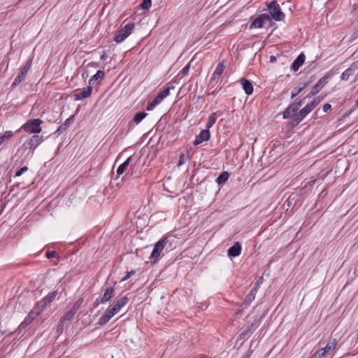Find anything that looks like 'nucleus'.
Returning <instances> with one entry per match:
<instances>
[{
    "instance_id": "34",
    "label": "nucleus",
    "mask_w": 358,
    "mask_h": 358,
    "mask_svg": "<svg viewBox=\"0 0 358 358\" xmlns=\"http://www.w3.org/2000/svg\"><path fill=\"white\" fill-rule=\"evenodd\" d=\"M83 303V299L80 298L74 303L73 306L71 307L70 310L72 311L74 314H76Z\"/></svg>"
},
{
    "instance_id": "50",
    "label": "nucleus",
    "mask_w": 358,
    "mask_h": 358,
    "mask_svg": "<svg viewBox=\"0 0 358 358\" xmlns=\"http://www.w3.org/2000/svg\"><path fill=\"white\" fill-rule=\"evenodd\" d=\"M331 109V105L329 103H325L322 106V110L324 113H328Z\"/></svg>"
},
{
    "instance_id": "41",
    "label": "nucleus",
    "mask_w": 358,
    "mask_h": 358,
    "mask_svg": "<svg viewBox=\"0 0 358 358\" xmlns=\"http://www.w3.org/2000/svg\"><path fill=\"white\" fill-rule=\"evenodd\" d=\"M188 159V155L182 153L180 156L179 161L178 162V166H180L185 164V161Z\"/></svg>"
},
{
    "instance_id": "48",
    "label": "nucleus",
    "mask_w": 358,
    "mask_h": 358,
    "mask_svg": "<svg viewBox=\"0 0 358 358\" xmlns=\"http://www.w3.org/2000/svg\"><path fill=\"white\" fill-rule=\"evenodd\" d=\"M158 104L155 102V100H152L151 102H150L146 108L147 110H152L154 109V108L157 106Z\"/></svg>"
},
{
    "instance_id": "46",
    "label": "nucleus",
    "mask_w": 358,
    "mask_h": 358,
    "mask_svg": "<svg viewBox=\"0 0 358 358\" xmlns=\"http://www.w3.org/2000/svg\"><path fill=\"white\" fill-rule=\"evenodd\" d=\"M327 76H324L322 77V78H320L318 82L317 83V85H319L321 88L322 89V87L324 86V85L327 83Z\"/></svg>"
},
{
    "instance_id": "52",
    "label": "nucleus",
    "mask_w": 358,
    "mask_h": 358,
    "mask_svg": "<svg viewBox=\"0 0 358 358\" xmlns=\"http://www.w3.org/2000/svg\"><path fill=\"white\" fill-rule=\"evenodd\" d=\"M100 303H102L101 302V297H100V298L96 299L94 301V303H93V304H92L93 308H97Z\"/></svg>"
},
{
    "instance_id": "6",
    "label": "nucleus",
    "mask_w": 358,
    "mask_h": 358,
    "mask_svg": "<svg viewBox=\"0 0 358 358\" xmlns=\"http://www.w3.org/2000/svg\"><path fill=\"white\" fill-rule=\"evenodd\" d=\"M31 64V60H27L26 63L20 67V71L18 75L14 79V81L12 83V87H14L19 85L22 80H24L25 76L28 73L30 69Z\"/></svg>"
},
{
    "instance_id": "1",
    "label": "nucleus",
    "mask_w": 358,
    "mask_h": 358,
    "mask_svg": "<svg viewBox=\"0 0 358 358\" xmlns=\"http://www.w3.org/2000/svg\"><path fill=\"white\" fill-rule=\"evenodd\" d=\"M42 122L43 121L39 118L31 119L21 127V129L31 134H39L42 130L41 127Z\"/></svg>"
},
{
    "instance_id": "7",
    "label": "nucleus",
    "mask_w": 358,
    "mask_h": 358,
    "mask_svg": "<svg viewBox=\"0 0 358 358\" xmlns=\"http://www.w3.org/2000/svg\"><path fill=\"white\" fill-rule=\"evenodd\" d=\"M42 136L36 134L32 136L27 142L23 144L25 149H29L32 152L42 143Z\"/></svg>"
},
{
    "instance_id": "58",
    "label": "nucleus",
    "mask_w": 358,
    "mask_h": 358,
    "mask_svg": "<svg viewBox=\"0 0 358 358\" xmlns=\"http://www.w3.org/2000/svg\"><path fill=\"white\" fill-rule=\"evenodd\" d=\"M248 357H249V355H247L243 358H248Z\"/></svg>"
},
{
    "instance_id": "16",
    "label": "nucleus",
    "mask_w": 358,
    "mask_h": 358,
    "mask_svg": "<svg viewBox=\"0 0 358 358\" xmlns=\"http://www.w3.org/2000/svg\"><path fill=\"white\" fill-rule=\"evenodd\" d=\"M306 56L301 52L293 62L292 64V70L294 71H297L303 65L305 62Z\"/></svg>"
},
{
    "instance_id": "56",
    "label": "nucleus",
    "mask_w": 358,
    "mask_h": 358,
    "mask_svg": "<svg viewBox=\"0 0 358 358\" xmlns=\"http://www.w3.org/2000/svg\"><path fill=\"white\" fill-rule=\"evenodd\" d=\"M358 80V73L355 76V78L353 82H356Z\"/></svg>"
},
{
    "instance_id": "22",
    "label": "nucleus",
    "mask_w": 358,
    "mask_h": 358,
    "mask_svg": "<svg viewBox=\"0 0 358 358\" xmlns=\"http://www.w3.org/2000/svg\"><path fill=\"white\" fill-rule=\"evenodd\" d=\"M73 121V116H71L69 117V118H67L65 122L62 124L57 129V132H58L59 134H62L63 133L64 131L66 130V129L68 128V127L69 126V124L71 123H72Z\"/></svg>"
},
{
    "instance_id": "25",
    "label": "nucleus",
    "mask_w": 358,
    "mask_h": 358,
    "mask_svg": "<svg viewBox=\"0 0 358 358\" xmlns=\"http://www.w3.org/2000/svg\"><path fill=\"white\" fill-rule=\"evenodd\" d=\"M128 301L129 299L125 296L118 299L114 304L113 307L115 308L116 310L119 312L120 309L128 303Z\"/></svg>"
},
{
    "instance_id": "30",
    "label": "nucleus",
    "mask_w": 358,
    "mask_h": 358,
    "mask_svg": "<svg viewBox=\"0 0 358 358\" xmlns=\"http://www.w3.org/2000/svg\"><path fill=\"white\" fill-rule=\"evenodd\" d=\"M217 120L216 113H213L208 117V121L206 124V129H208L213 127Z\"/></svg>"
},
{
    "instance_id": "26",
    "label": "nucleus",
    "mask_w": 358,
    "mask_h": 358,
    "mask_svg": "<svg viewBox=\"0 0 358 358\" xmlns=\"http://www.w3.org/2000/svg\"><path fill=\"white\" fill-rule=\"evenodd\" d=\"M259 322L255 319L252 322L248 323L245 325L244 329L246 330H250V333L252 334L253 331L259 327Z\"/></svg>"
},
{
    "instance_id": "12",
    "label": "nucleus",
    "mask_w": 358,
    "mask_h": 358,
    "mask_svg": "<svg viewBox=\"0 0 358 358\" xmlns=\"http://www.w3.org/2000/svg\"><path fill=\"white\" fill-rule=\"evenodd\" d=\"M210 136V135L208 129H203L201 131L193 142L194 145H198L203 141H208Z\"/></svg>"
},
{
    "instance_id": "24",
    "label": "nucleus",
    "mask_w": 358,
    "mask_h": 358,
    "mask_svg": "<svg viewBox=\"0 0 358 358\" xmlns=\"http://www.w3.org/2000/svg\"><path fill=\"white\" fill-rule=\"evenodd\" d=\"M252 334L250 333V330H246L244 329V331L239 335L236 343L238 342H240V345H242L245 341H247Z\"/></svg>"
},
{
    "instance_id": "44",
    "label": "nucleus",
    "mask_w": 358,
    "mask_h": 358,
    "mask_svg": "<svg viewBox=\"0 0 358 358\" xmlns=\"http://www.w3.org/2000/svg\"><path fill=\"white\" fill-rule=\"evenodd\" d=\"M189 69H190V63H188L180 71V74H181L182 76H185L187 75V73H188V72L189 71Z\"/></svg>"
},
{
    "instance_id": "10",
    "label": "nucleus",
    "mask_w": 358,
    "mask_h": 358,
    "mask_svg": "<svg viewBox=\"0 0 358 358\" xmlns=\"http://www.w3.org/2000/svg\"><path fill=\"white\" fill-rule=\"evenodd\" d=\"M357 69H358V60L354 62L349 68L342 73L341 79L342 80H348Z\"/></svg>"
},
{
    "instance_id": "8",
    "label": "nucleus",
    "mask_w": 358,
    "mask_h": 358,
    "mask_svg": "<svg viewBox=\"0 0 358 358\" xmlns=\"http://www.w3.org/2000/svg\"><path fill=\"white\" fill-rule=\"evenodd\" d=\"M224 69V62H220L217 65L215 70V71L210 78V83L211 85H215L217 83L220 77L223 73Z\"/></svg>"
},
{
    "instance_id": "15",
    "label": "nucleus",
    "mask_w": 358,
    "mask_h": 358,
    "mask_svg": "<svg viewBox=\"0 0 358 358\" xmlns=\"http://www.w3.org/2000/svg\"><path fill=\"white\" fill-rule=\"evenodd\" d=\"M240 83L241 84L243 89L246 94L251 95L253 93V85L249 80L244 78H241L240 80Z\"/></svg>"
},
{
    "instance_id": "13",
    "label": "nucleus",
    "mask_w": 358,
    "mask_h": 358,
    "mask_svg": "<svg viewBox=\"0 0 358 358\" xmlns=\"http://www.w3.org/2000/svg\"><path fill=\"white\" fill-rule=\"evenodd\" d=\"M92 87L91 85L84 87L81 90L77 92L75 94V99L76 100H82L83 99H85L88 96H90L92 94Z\"/></svg>"
},
{
    "instance_id": "18",
    "label": "nucleus",
    "mask_w": 358,
    "mask_h": 358,
    "mask_svg": "<svg viewBox=\"0 0 358 358\" xmlns=\"http://www.w3.org/2000/svg\"><path fill=\"white\" fill-rule=\"evenodd\" d=\"M115 296V290L113 287H108L105 289L104 294L101 296V302L106 303Z\"/></svg>"
},
{
    "instance_id": "14",
    "label": "nucleus",
    "mask_w": 358,
    "mask_h": 358,
    "mask_svg": "<svg viewBox=\"0 0 358 358\" xmlns=\"http://www.w3.org/2000/svg\"><path fill=\"white\" fill-rule=\"evenodd\" d=\"M262 278H261L255 285L254 287L250 290L249 294L245 297V301L248 303H251L256 296L257 292L260 287V285L262 284Z\"/></svg>"
},
{
    "instance_id": "3",
    "label": "nucleus",
    "mask_w": 358,
    "mask_h": 358,
    "mask_svg": "<svg viewBox=\"0 0 358 358\" xmlns=\"http://www.w3.org/2000/svg\"><path fill=\"white\" fill-rule=\"evenodd\" d=\"M269 13L272 18L275 21H281L285 18V14L282 12L280 5L275 0H273L267 3Z\"/></svg>"
},
{
    "instance_id": "19",
    "label": "nucleus",
    "mask_w": 358,
    "mask_h": 358,
    "mask_svg": "<svg viewBox=\"0 0 358 358\" xmlns=\"http://www.w3.org/2000/svg\"><path fill=\"white\" fill-rule=\"evenodd\" d=\"M170 90L171 87H167L159 92L156 97L153 99L155 100V102H156L157 104L160 103L164 100V99H165L169 94Z\"/></svg>"
},
{
    "instance_id": "35",
    "label": "nucleus",
    "mask_w": 358,
    "mask_h": 358,
    "mask_svg": "<svg viewBox=\"0 0 358 358\" xmlns=\"http://www.w3.org/2000/svg\"><path fill=\"white\" fill-rule=\"evenodd\" d=\"M111 318L109 317V315H107L106 314H103L99 320L98 321V324L100 325V326H103L105 324H106L109 320H110Z\"/></svg>"
},
{
    "instance_id": "59",
    "label": "nucleus",
    "mask_w": 358,
    "mask_h": 358,
    "mask_svg": "<svg viewBox=\"0 0 358 358\" xmlns=\"http://www.w3.org/2000/svg\"><path fill=\"white\" fill-rule=\"evenodd\" d=\"M271 60H275V58H273V57H271Z\"/></svg>"
},
{
    "instance_id": "27",
    "label": "nucleus",
    "mask_w": 358,
    "mask_h": 358,
    "mask_svg": "<svg viewBox=\"0 0 358 358\" xmlns=\"http://www.w3.org/2000/svg\"><path fill=\"white\" fill-rule=\"evenodd\" d=\"M259 322L255 319L252 322L248 323L245 325L244 329L246 330H250V333L252 334L253 331L259 327Z\"/></svg>"
},
{
    "instance_id": "17",
    "label": "nucleus",
    "mask_w": 358,
    "mask_h": 358,
    "mask_svg": "<svg viewBox=\"0 0 358 358\" xmlns=\"http://www.w3.org/2000/svg\"><path fill=\"white\" fill-rule=\"evenodd\" d=\"M241 253V245L238 242L235 243L227 250V254L229 257H238Z\"/></svg>"
},
{
    "instance_id": "54",
    "label": "nucleus",
    "mask_w": 358,
    "mask_h": 358,
    "mask_svg": "<svg viewBox=\"0 0 358 358\" xmlns=\"http://www.w3.org/2000/svg\"><path fill=\"white\" fill-rule=\"evenodd\" d=\"M105 314H106L107 315H109V317L112 318L114 315L113 314L112 312L110 311V310L108 308V310L106 311Z\"/></svg>"
},
{
    "instance_id": "47",
    "label": "nucleus",
    "mask_w": 358,
    "mask_h": 358,
    "mask_svg": "<svg viewBox=\"0 0 358 358\" xmlns=\"http://www.w3.org/2000/svg\"><path fill=\"white\" fill-rule=\"evenodd\" d=\"M134 273H135V271L134 270H131L130 271L127 272L126 275L122 278L121 281H125V280H128Z\"/></svg>"
},
{
    "instance_id": "31",
    "label": "nucleus",
    "mask_w": 358,
    "mask_h": 358,
    "mask_svg": "<svg viewBox=\"0 0 358 358\" xmlns=\"http://www.w3.org/2000/svg\"><path fill=\"white\" fill-rule=\"evenodd\" d=\"M13 136L12 131H6L2 135L0 136V145L3 144L6 141H8Z\"/></svg>"
},
{
    "instance_id": "51",
    "label": "nucleus",
    "mask_w": 358,
    "mask_h": 358,
    "mask_svg": "<svg viewBox=\"0 0 358 358\" xmlns=\"http://www.w3.org/2000/svg\"><path fill=\"white\" fill-rule=\"evenodd\" d=\"M55 255H56L55 251H48L45 253V257L48 259H51V258L54 257Z\"/></svg>"
},
{
    "instance_id": "20",
    "label": "nucleus",
    "mask_w": 358,
    "mask_h": 358,
    "mask_svg": "<svg viewBox=\"0 0 358 358\" xmlns=\"http://www.w3.org/2000/svg\"><path fill=\"white\" fill-rule=\"evenodd\" d=\"M104 76V71L99 70L90 79L89 85L92 87L94 85L99 83L98 80L103 78Z\"/></svg>"
},
{
    "instance_id": "23",
    "label": "nucleus",
    "mask_w": 358,
    "mask_h": 358,
    "mask_svg": "<svg viewBox=\"0 0 358 358\" xmlns=\"http://www.w3.org/2000/svg\"><path fill=\"white\" fill-rule=\"evenodd\" d=\"M308 83H305L302 84H299L296 87H295L291 94V98L294 99L296 97L299 93H301L308 85Z\"/></svg>"
},
{
    "instance_id": "43",
    "label": "nucleus",
    "mask_w": 358,
    "mask_h": 358,
    "mask_svg": "<svg viewBox=\"0 0 358 358\" xmlns=\"http://www.w3.org/2000/svg\"><path fill=\"white\" fill-rule=\"evenodd\" d=\"M151 3V0H143V1L141 3V6L143 9L148 10L150 8Z\"/></svg>"
},
{
    "instance_id": "38",
    "label": "nucleus",
    "mask_w": 358,
    "mask_h": 358,
    "mask_svg": "<svg viewBox=\"0 0 358 358\" xmlns=\"http://www.w3.org/2000/svg\"><path fill=\"white\" fill-rule=\"evenodd\" d=\"M259 17L261 18L262 22L264 23H270L271 22L272 17L271 16L270 13H262L259 15Z\"/></svg>"
},
{
    "instance_id": "21",
    "label": "nucleus",
    "mask_w": 358,
    "mask_h": 358,
    "mask_svg": "<svg viewBox=\"0 0 358 358\" xmlns=\"http://www.w3.org/2000/svg\"><path fill=\"white\" fill-rule=\"evenodd\" d=\"M131 160V157H128L122 164H121L117 169V174L118 176L122 175L124 172H125Z\"/></svg>"
},
{
    "instance_id": "37",
    "label": "nucleus",
    "mask_w": 358,
    "mask_h": 358,
    "mask_svg": "<svg viewBox=\"0 0 358 358\" xmlns=\"http://www.w3.org/2000/svg\"><path fill=\"white\" fill-rule=\"evenodd\" d=\"M74 315L75 314L69 310L60 319L62 320V322H66L71 320L74 317Z\"/></svg>"
},
{
    "instance_id": "39",
    "label": "nucleus",
    "mask_w": 358,
    "mask_h": 358,
    "mask_svg": "<svg viewBox=\"0 0 358 358\" xmlns=\"http://www.w3.org/2000/svg\"><path fill=\"white\" fill-rule=\"evenodd\" d=\"M294 114V111L289 106H288L285 110L283 112V118L288 119L291 117Z\"/></svg>"
},
{
    "instance_id": "49",
    "label": "nucleus",
    "mask_w": 358,
    "mask_h": 358,
    "mask_svg": "<svg viewBox=\"0 0 358 358\" xmlns=\"http://www.w3.org/2000/svg\"><path fill=\"white\" fill-rule=\"evenodd\" d=\"M322 90L321 87L317 83L313 87L311 91L313 94H317Z\"/></svg>"
},
{
    "instance_id": "57",
    "label": "nucleus",
    "mask_w": 358,
    "mask_h": 358,
    "mask_svg": "<svg viewBox=\"0 0 358 358\" xmlns=\"http://www.w3.org/2000/svg\"><path fill=\"white\" fill-rule=\"evenodd\" d=\"M355 106L356 107H358V99L356 101Z\"/></svg>"
},
{
    "instance_id": "53",
    "label": "nucleus",
    "mask_w": 358,
    "mask_h": 358,
    "mask_svg": "<svg viewBox=\"0 0 358 358\" xmlns=\"http://www.w3.org/2000/svg\"><path fill=\"white\" fill-rule=\"evenodd\" d=\"M108 309L110 310V312H112V313H113V314L114 315H116V314L118 313V311L116 310V308H114L113 306V307H111V308H108Z\"/></svg>"
},
{
    "instance_id": "40",
    "label": "nucleus",
    "mask_w": 358,
    "mask_h": 358,
    "mask_svg": "<svg viewBox=\"0 0 358 358\" xmlns=\"http://www.w3.org/2000/svg\"><path fill=\"white\" fill-rule=\"evenodd\" d=\"M302 103H303V100H301L299 102H294L292 104L289 105V108H291V109L293 110L294 113H295L301 107V106L302 105Z\"/></svg>"
},
{
    "instance_id": "42",
    "label": "nucleus",
    "mask_w": 358,
    "mask_h": 358,
    "mask_svg": "<svg viewBox=\"0 0 358 358\" xmlns=\"http://www.w3.org/2000/svg\"><path fill=\"white\" fill-rule=\"evenodd\" d=\"M65 322H62V320H59V322L56 327V332L59 334H61L64 330V323Z\"/></svg>"
},
{
    "instance_id": "32",
    "label": "nucleus",
    "mask_w": 358,
    "mask_h": 358,
    "mask_svg": "<svg viewBox=\"0 0 358 358\" xmlns=\"http://www.w3.org/2000/svg\"><path fill=\"white\" fill-rule=\"evenodd\" d=\"M264 23L262 22L261 18L258 16L255 18L250 25V29H252L255 28H262L263 27Z\"/></svg>"
},
{
    "instance_id": "2",
    "label": "nucleus",
    "mask_w": 358,
    "mask_h": 358,
    "mask_svg": "<svg viewBox=\"0 0 358 358\" xmlns=\"http://www.w3.org/2000/svg\"><path fill=\"white\" fill-rule=\"evenodd\" d=\"M336 345L337 341L336 338L330 340L324 348L316 351L312 358H327L336 348Z\"/></svg>"
},
{
    "instance_id": "45",
    "label": "nucleus",
    "mask_w": 358,
    "mask_h": 358,
    "mask_svg": "<svg viewBox=\"0 0 358 358\" xmlns=\"http://www.w3.org/2000/svg\"><path fill=\"white\" fill-rule=\"evenodd\" d=\"M28 170L27 166H23L20 169L17 170L15 173V177L20 176L23 173Z\"/></svg>"
},
{
    "instance_id": "9",
    "label": "nucleus",
    "mask_w": 358,
    "mask_h": 358,
    "mask_svg": "<svg viewBox=\"0 0 358 358\" xmlns=\"http://www.w3.org/2000/svg\"><path fill=\"white\" fill-rule=\"evenodd\" d=\"M310 112H311V110L309 109V108L307 106L303 107L298 113H296L293 117L292 120V124L293 125H297Z\"/></svg>"
},
{
    "instance_id": "55",
    "label": "nucleus",
    "mask_w": 358,
    "mask_h": 358,
    "mask_svg": "<svg viewBox=\"0 0 358 358\" xmlns=\"http://www.w3.org/2000/svg\"><path fill=\"white\" fill-rule=\"evenodd\" d=\"M315 94L313 93L312 91H310L306 96V98H311L312 96H315Z\"/></svg>"
},
{
    "instance_id": "4",
    "label": "nucleus",
    "mask_w": 358,
    "mask_h": 358,
    "mask_svg": "<svg viewBox=\"0 0 358 358\" xmlns=\"http://www.w3.org/2000/svg\"><path fill=\"white\" fill-rule=\"evenodd\" d=\"M134 28V24L131 22L128 23L122 28H121L117 33L116 34L114 41L117 43H120L122 42L124 39H126L131 33L132 30Z\"/></svg>"
},
{
    "instance_id": "28",
    "label": "nucleus",
    "mask_w": 358,
    "mask_h": 358,
    "mask_svg": "<svg viewBox=\"0 0 358 358\" xmlns=\"http://www.w3.org/2000/svg\"><path fill=\"white\" fill-rule=\"evenodd\" d=\"M229 177V173L227 171H224L217 178L216 182L218 185H222L227 181Z\"/></svg>"
},
{
    "instance_id": "11",
    "label": "nucleus",
    "mask_w": 358,
    "mask_h": 358,
    "mask_svg": "<svg viewBox=\"0 0 358 358\" xmlns=\"http://www.w3.org/2000/svg\"><path fill=\"white\" fill-rule=\"evenodd\" d=\"M46 306H47L45 305L43 300H41L34 306L33 309L29 313V317H31V319H34L35 317L40 315V313L43 310V309Z\"/></svg>"
},
{
    "instance_id": "5",
    "label": "nucleus",
    "mask_w": 358,
    "mask_h": 358,
    "mask_svg": "<svg viewBox=\"0 0 358 358\" xmlns=\"http://www.w3.org/2000/svg\"><path fill=\"white\" fill-rule=\"evenodd\" d=\"M173 239L172 237H165L164 238L159 241L155 245L154 249L150 255V259H155L157 258L159 255L162 250L166 247V244Z\"/></svg>"
},
{
    "instance_id": "60",
    "label": "nucleus",
    "mask_w": 358,
    "mask_h": 358,
    "mask_svg": "<svg viewBox=\"0 0 358 358\" xmlns=\"http://www.w3.org/2000/svg\"><path fill=\"white\" fill-rule=\"evenodd\" d=\"M271 60H275V58H273V57H271Z\"/></svg>"
},
{
    "instance_id": "36",
    "label": "nucleus",
    "mask_w": 358,
    "mask_h": 358,
    "mask_svg": "<svg viewBox=\"0 0 358 358\" xmlns=\"http://www.w3.org/2000/svg\"><path fill=\"white\" fill-rule=\"evenodd\" d=\"M321 101V99L319 97L315 98L310 103H308L306 106L312 111Z\"/></svg>"
},
{
    "instance_id": "33",
    "label": "nucleus",
    "mask_w": 358,
    "mask_h": 358,
    "mask_svg": "<svg viewBox=\"0 0 358 358\" xmlns=\"http://www.w3.org/2000/svg\"><path fill=\"white\" fill-rule=\"evenodd\" d=\"M146 116H147L146 113H144V112L137 113L134 117V121L136 124H139Z\"/></svg>"
},
{
    "instance_id": "29",
    "label": "nucleus",
    "mask_w": 358,
    "mask_h": 358,
    "mask_svg": "<svg viewBox=\"0 0 358 358\" xmlns=\"http://www.w3.org/2000/svg\"><path fill=\"white\" fill-rule=\"evenodd\" d=\"M57 291H53L51 293H49L45 298L42 300L44 302L45 305L48 306L50 304L57 296Z\"/></svg>"
}]
</instances>
